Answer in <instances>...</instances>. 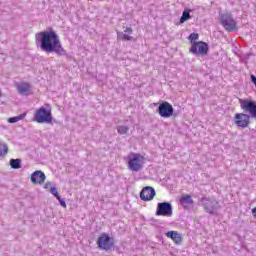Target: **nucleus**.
<instances>
[{
	"label": "nucleus",
	"mask_w": 256,
	"mask_h": 256,
	"mask_svg": "<svg viewBox=\"0 0 256 256\" xmlns=\"http://www.w3.org/2000/svg\"><path fill=\"white\" fill-rule=\"evenodd\" d=\"M30 181L33 183V174L30 175Z\"/></svg>",
	"instance_id": "obj_28"
},
{
	"label": "nucleus",
	"mask_w": 256,
	"mask_h": 256,
	"mask_svg": "<svg viewBox=\"0 0 256 256\" xmlns=\"http://www.w3.org/2000/svg\"><path fill=\"white\" fill-rule=\"evenodd\" d=\"M204 209L207 213H215V206L213 201L207 200V202L204 204Z\"/></svg>",
	"instance_id": "obj_17"
},
{
	"label": "nucleus",
	"mask_w": 256,
	"mask_h": 256,
	"mask_svg": "<svg viewBox=\"0 0 256 256\" xmlns=\"http://www.w3.org/2000/svg\"><path fill=\"white\" fill-rule=\"evenodd\" d=\"M9 152V147H7V144L0 143V157H3V155H7Z\"/></svg>",
	"instance_id": "obj_19"
},
{
	"label": "nucleus",
	"mask_w": 256,
	"mask_h": 256,
	"mask_svg": "<svg viewBox=\"0 0 256 256\" xmlns=\"http://www.w3.org/2000/svg\"><path fill=\"white\" fill-rule=\"evenodd\" d=\"M133 28L127 26L124 28V33H118L117 39L120 41H133Z\"/></svg>",
	"instance_id": "obj_12"
},
{
	"label": "nucleus",
	"mask_w": 256,
	"mask_h": 256,
	"mask_svg": "<svg viewBox=\"0 0 256 256\" xmlns=\"http://www.w3.org/2000/svg\"><path fill=\"white\" fill-rule=\"evenodd\" d=\"M156 215L158 217H171L173 215V207L171 203L159 202L157 205Z\"/></svg>",
	"instance_id": "obj_7"
},
{
	"label": "nucleus",
	"mask_w": 256,
	"mask_h": 256,
	"mask_svg": "<svg viewBox=\"0 0 256 256\" xmlns=\"http://www.w3.org/2000/svg\"><path fill=\"white\" fill-rule=\"evenodd\" d=\"M240 107L245 113H249L253 119H256V102L251 100L239 99Z\"/></svg>",
	"instance_id": "obj_9"
},
{
	"label": "nucleus",
	"mask_w": 256,
	"mask_h": 256,
	"mask_svg": "<svg viewBox=\"0 0 256 256\" xmlns=\"http://www.w3.org/2000/svg\"><path fill=\"white\" fill-rule=\"evenodd\" d=\"M50 193H52V195H54V197H56V199L58 201H61V196H59V192L57 191V188H55L54 186L50 188Z\"/></svg>",
	"instance_id": "obj_24"
},
{
	"label": "nucleus",
	"mask_w": 256,
	"mask_h": 256,
	"mask_svg": "<svg viewBox=\"0 0 256 256\" xmlns=\"http://www.w3.org/2000/svg\"><path fill=\"white\" fill-rule=\"evenodd\" d=\"M189 52L198 57H205L209 53V44L203 41L192 42Z\"/></svg>",
	"instance_id": "obj_6"
},
{
	"label": "nucleus",
	"mask_w": 256,
	"mask_h": 256,
	"mask_svg": "<svg viewBox=\"0 0 256 256\" xmlns=\"http://www.w3.org/2000/svg\"><path fill=\"white\" fill-rule=\"evenodd\" d=\"M117 131H118L119 135H127V133H129V127H127V126H118Z\"/></svg>",
	"instance_id": "obj_22"
},
{
	"label": "nucleus",
	"mask_w": 256,
	"mask_h": 256,
	"mask_svg": "<svg viewBox=\"0 0 256 256\" xmlns=\"http://www.w3.org/2000/svg\"><path fill=\"white\" fill-rule=\"evenodd\" d=\"M252 215L256 219V207L252 208Z\"/></svg>",
	"instance_id": "obj_27"
},
{
	"label": "nucleus",
	"mask_w": 256,
	"mask_h": 256,
	"mask_svg": "<svg viewBox=\"0 0 256 256\" xmlns=\"http://www.w3.org/2000/svg\"><path fill=\"white\" fill-rule=\"evenodd\" d=\"M157 112L163 119H169V117H173V105L167 101H164L159 105Z\"/></svg>",
	"instance_id": "obj_8"
},
{
	"label": "nucleus",
	"mask_w": 256,
	"mask_h": 256,
	"mask_svg": "<svg viewBox=\"0 0 256 256\" xmlns=\"http://www.w3.org/2000/svg\"><path fill=\"white\" fill-rule=\"evenodd\" d=\"M220 21L226 31L234 32L237 31L239 28L237 27V21L233 17L231 13H225L220 16Z\"/></svg>",
	"instance_id": "obj_5"
},
{
	"label": "nucleus",
	"mask_w": 256,
	"mask_h": 256,
	"mask_svg": "<svg viewBox=\"0 0 256 256\" xmlns=\"http://www.w3.org/2000/svg\"><path fill=\"white\" fill-rule=\"evenodd\" d=\"M36 39H40V49L44 53H56V55H65V48L61 45V39L53 30L43 31L36 35Z\"/></svg>",
	"instance_id": "obj_1"
},
{
	"label": "nucleus",
	"mask_w": 256,
	"mask_h": 256,
	"mask_svg": "<svg viewBox=\"0 0 256 256\" xmlns=\"http://www.w3.org/2000/svg\"><path fill=\"white\" fill-rule=\"evenodd\" d=\"M25 115L26 114H20V115L15 116V117H10L8 119V123H17L18 121H21V119H24Z\"/></svg>",
	"instance_id": "obj_21"
},
{
	"label": "nucleus",
	"mask_w": 256,
	"mask_h": 256,
	"mask_svg": "<svg viewBox=\"0 0 256 256\" xmlns=\"http://www.w3.org/2000/svg\"><path fill=\"white\" fill-rule=\"evenodd\" d=\"M11 169H21V159H11L10 160Z\"/></svg>",
	"instance_id": "obj_18"
},
{
	"label": "nucleus",
	"mask_w": 256,
	"mask_h": 256,
	"mask_svg": "<svg viewBox=\"0 0 256 256\" xmlns=\"http://www.w3.org/2000/svg\"><path fill=\"white\" fill-rule=\"evenodd\" d=\"M51 187H53V186H51V182H47V183L44 185V188H45V189H51Z\"/></svg>",
	"instance_id": "obj_25"
},
{
	"label": "nucleus",
	"mask_w": 256,
	"mask_h": 256,
	"mask_svg": "<svg viewBox=\"0 0 256 256\" xmlns=\"http://www.w3.org/2000/svg\"><path fill=\"white\" fill-rule=\"evenodd\" d=\"M191 45H193V43H197V41L199 40V34L198 33H192L189 35L188 37Z\"/></svg>",
	"instance_id": "obj_23"
},
{
	"label": "nucleus",
	"mask_w": 256,
	"mask_h": 256,
	"mask_svg": "<svg viewBox=\"0 0 256 256\" xmlns=\"http://www.w3.org/2000/svg\"><path fill=\"white\" fill-rule=\"evenodd\" d=\"M45 179H47V176L42 171L33 172V183L41 185V183H45Z\"/></svg>",
	"instance_id": "obj_15"
},
{
	"label": "nucleus",
	"mask_w": 256,
	"mask_h": 256,
	"mask_svg": "<svg viewBox=\"0 0 256 256\" xmlns=\"http://www.w3.org/2000/svg\"><path fill=\"white\" fill-rule=\"evenodd\" d=\"M166 237H168V239H171L173 243H175V245H181V243H183V235H181L177 231H168L166 233Z\"/></svg>",
	"instance_id": "obj_13"
},
{
	"label": "nucleus",
	"mask_w": 256,
	"mask_h": 256,
	"mask_svg": "<svg viewBox=\"0 0 256 256\" xmlns=\"http://www.w3.org/2000/svg\"><path fill=\"white\" fill-rule=\"evenodd\" d=\"M35 121L37 123H46L47 125L53 124V114L51 108L41 107L35 112Z\"/></svg>",
	"instance_id": "obj_3"
},
{
	"label": "nucleus",
	"mask_w": 256,
	"mask_h": 256,
	"mask_svg": "<svg viewBox=\"0 0 256 256\" xmlns=\"http://www.w3.org/2000/svg\"><path fill=\"white\" fill-rule=\"evenodd\" d=\"M59 201V203H60V205L62 206V207H67V204L65 203V201H63L61 198H60V200H58Z\"/></svg>",
	"instance_id": "obj_26"
},
{
	"label": "nucleus",
	"mask_w": 256,
	"mask_h": 256,
	"mask_svg": "<svg viewBox=\"0 0 256 256\" xmlns=\"http://www.w3.org/2000/svg\"><path fill=\"white\" fill-rule=\"evenodd\" d=\"M234 123L241 129H247L251 123V116L245 113H237L234 116Z\"/></svg>",
	"instance_id": "obj_10"
},
{
	"label": "nucleus",
	"mask_w": 256,
	"mask_h": 256,
	"mask_svg": "<svg viewBox=\"0 0 256 256\" xmlns=\"http://www.w3.org/2000/svg\"><path fill=\"white\" fill-rule=\"evenodd\" d=\"M16 89L20 95H29V92L31 91V84L27 82L17 83Z\"/></svg>",
	"instance_id": "obj_14"
},
{
	"label": "nucleus",
	"mask_w": 256,
	"mask_h": 256,
	"mask_svg": "<svg viewBox=\"0 0 256 256\" xmlns=\"http://www.w3.org/2000/svg\"><path fill=\"white\" fill-rule=\"evenodd\" d=\"M126 160L128 169L135 173L141 171V169H143V165H145V157L140 153H130Z\"/></svg>",
	"instance_id": "obj_2"
},
{
	"label": "nucleus",
	"mask_w": 256,
	"mask_h": 256,
	"mask_svg": "<svg viewBox=\"0 0 256 256\" xmlns=\"http://www.w3.org/2000/svg\"><path fill=\"white\" fill-rule=\"evenodd\" d=\"M97 245L101 251H111L115 247V238L107 233H102L97 239Z\"/></svg>",
	"instance_id": "obj_4"
},
{
	"label": "nucleus",
	"mask_w": 256,
	"mask_h": 256,
	"mask_svg": "<svg viewBox=\"0 0 256 256\" xmlns=\"http://www.w3.org/2000/svg\"><path fill=\"white\" fill-rule=\"evenodd\" d=\"M189 19H191V13L185 10L180 18V23H185V21H189Z\"/></svg>",
	"instance_id": "obj_20"
},
{
	"label": "nucleus",
	"mask_w": 256,
	"mask_h": 256,
	"mask_svg": "<svg viewBox=\"0 0 256 256\" xmlns=\"http://www.w3.org/2000/svg\"><path fill=\"white\" fill-rule=\"evenodd\" d=\"M179 203L183 205V207H187L189 205H193V198L189 194H183L179 198Z\"/></svg>",
	"instance_id": "obj_16"
},
{
	"label": "nucleus",
	"mask_w": 256,
	"mask_h": 256,
	"mask_svg": "<svg viewBox=\"0 0 256 256\" xmlns=\"http://www.w3.org/2000/svg\"><path fill=\"white\" fill-rule=\"evenodd\" d=\"M155 195V188L151 186H146L140 192V199L142 201H153Z\"/></svg>",
	"instance_id": "obj_11"
}]
</instances>
